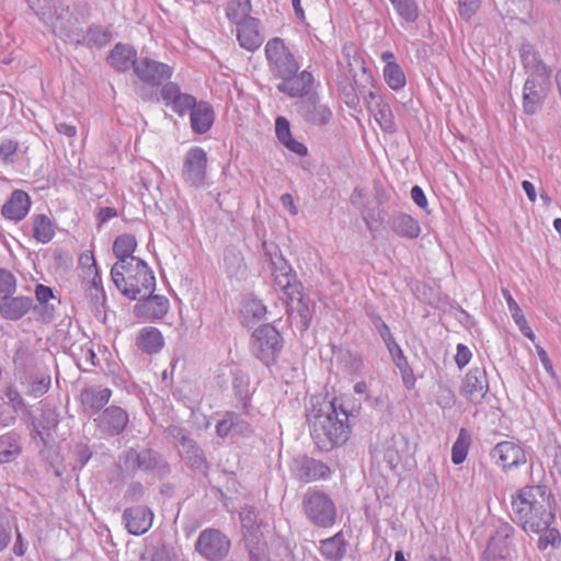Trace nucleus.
I'll list each match as a JSON object with an SVG mask.
<instances>
[{
    "label": "nucleus",
    "instance_id": "30",
    "mask_svg": "<svg viewBox=\"0 0 561 561\" xmlns=\"http://www.w3.org/2000/svg\"><path fill=\"white\" fill-rule=\"evenodd\" d=\"M188 113L191 127L194 133L205 134L211 128L215 121V112L208 102L196 101L195 105L190 108Z\"/></svg>",
    "mask_w": 561,
    "mask_h": 561
},
{
    "label": "nucleus",
    "instance_id": "50",
    "mask_svg": "<svg viewBox=\"0 0 561 561\" xmlns=\"http://www.w3.org/2000/svg\"><path fill=\"white\" fill-rule=\"evenodd\" d=\"M471 437L467 430L461 428L451 448V461L461 465L468 455Z\"/></svg>",
    "mask_w": 561,
    "mask_h": 561
},
{
    "label": "nucleus",
    "instance_id": "36",
    "mask_svg": "<svg viewBox=\"0 0 561 561\" xmlns=\"http://www.w3.org/2000/svg\"><path fill=\"white\" fill-rule=\"evenodd\" d=\"M137 247L136 238L133 234L124 233L118 236L113 243V252L118 261L115 264L130 265L140 261L133 255Z\"/></svg>",
    "mask_w": 561,
    "mask_h": 561
},
{
    "label": "nucleus",
    "instance_id": "26",
    "mask_svg": "<svg viewBox=\"0 0 561 561\" xmlns=\"http://www.w3.org/2000/svg\"><path fill=\"white\" fill-rule=\"evenodd\" d=\"M33 310V298L28 296H7L0 300V316L9 321H19Z\"/></svg>",
    "mask_w": 561,
    "mask_h": 561
},
{
    "label": "nucleus",
    "instance_id": "54",
    "mask_svg": "<svg viewBox=\"0 0 561 561\" xmlns=\"http://www.w3.org/2000/svg\"><path fill=\"white\" fill-rule=\"evenodd\" d=\"M16 277L8 270L0 267V300L16 291Z\"/></svg>",
    "mask_w": 561,
    "mask_h": 561
},
{
    "label": "nucleus",
    "instance_id": "20",
    "mask_svg": "<svg viewBox=\"0 0 561 561\" xmlns=\"http://www.w3.org/2000/svg\"><path fill=\"white\" fill-rule=\"evenodd\" d=\"M160 95L167 107H170L180 116L188 113L190 108L195 105V96L184 93L178 83L169 81L162 85Z\"/></svg>",
    "mask_w": 561,
    "mask_h": 561
},
{
    "label": "nucleus",
    "instance_id": "57",
    "mask_svg": "<svg viewBox=\"0 0 561 561\" xmlns=\"http://www.w3.org/2000/svg\"><path fill=\"white\" fill-rule=\"evenodd\" d=\"M397 368L400 370L403 385L407 389H412L415 386V377L413 369L408 363L405 356L399 357L393 362Z\"/></svg>",
    "mask_w": 561,
    "mask_h": 561
},
{
    "label": "nucleus",
    "instance_id": "62",
    "mask_svg": "<svg viewBox=\"0 0 561 561\" xmlns=\"http://www.w3.org/2000/svg\"><path fill=\"white\" fill-rule=\"evenodd\" d=\"M369 318L375 327V329L378 331L380 337L383 340H389L391 332L387 323L382 320V318L377 313H369Z\"/></svg>",
    "mask_w": 561,
    "mask_h": 561
},
{
    "label": "nucleus",
    "instance_id": "28",
    "mask_svg": "<svg viewBox=\"0 0 561 561\" xmlns=\"http://www.w3.org/2000/svg\"><path fill=\"white\" fill-rule=\"evenodd\" d=\"M54 15L55 16L50 18L49 21H46L53 28L54 33L66 42H73L72 26L75 19L69 7H66L60 2L54 4Z\"/></svg>",
    "mask_w": 561,
    "mask_h": 561
},
{
    "label": "nucleus",
    "instance_id": "39",
    "mask_svg": "<svg viewBox=\"0 0 561 561\" xmlns=\"http://www.w3.org/2000/svg\"><path fill=\"white\" fill-rule=\"evenodd\" d=\"M22 451L21 437L15 432L0 436V463L14 461Z\"/></svg>",
    "mask_w": 561,
    "mask_h": 561
},
{
    "label": "nucleus",
    "instance_id": "23",
    "mask_svg": "<svg viewBox=\"0 0 561 561\" xmlns=\"http://www.w3.org/2000/svg\"><path fill=\"white\" fill-rule=\"evenodd\" d=\"M14 376L19 381L27 380L31 375L41 370L39 360L36 352L30 347L21 345L13 355Z\"/></svg>",
    "mask_w": 561,
    "mask_h": 561
},
{
    "label": "nucleus",
    "instance_id": "31",
    "mask_svg": "<svg viewBox=\"0 0 561 561\" xmlns=\"http://www.w3.org/2000/svg\"><path fill=\"white\" fill-rule=\"evenodd\" d=\"M259 24V19L253 18L237 27V39L242 48L253 51L261 46L263 37Z\"/></svg>",
    "mask_w": 561,
    "mask_h": 561
},
{
    "label": "nucleus",
    "instance_id": "1",
    "mask_svg": "<svg viewBox=\"0 0 561 561\" xmlns=\"http://www.w3.org/2000/svg\"><path fill=\"white\" fill-rule=\"evenodd\" d=\"M512 511L524 531H539L556 520L554 496L546 484L525 485L512 496Z\"/></svg>",
    "mask_w": 561,
    "mask_h": 561
},
{
    "label": "nucleus",
    "instance_id": "18",
    "mask_svg": "<svg viewBox=\"0 0 561 561\" xmlns=\"http://www.w3.org/2000/svg\"><path fill=\"white\" fill-rule=\"evenodd\" d=\"M404 446L403 437L392 435L371 448V457L377 463L385 462L389 469L393 470L401 462V451Z\"/></svg>",
    "mask_w": 561,
    "mask_h": 561
},
{
    "label": "nucleus",
    "instance_id": "41",
    "mask_svg": "<svg viewBox=\"0 0 561 561\" xmlns=\"http://www.w3.org/2000/svg\"><path fill=\"white\" fill-rule=\"evenodd\" d=\"M20 383L25 388V393L27 396L39 398L49 390L51 378L49 374L39 370L38 373L31 375V378H27V380H21Z\"/></svg>",
    "mask_w": 561,
    "mask_h": 561
},
{
    "label": "nucleus",
    "instance_id": "49",
    "mask_svg": "<svg viewBox=\"0 0 561 561\" xmlns=\"http://www.w3.org/2000/svg\"><path fill=\"white\" fill-rule=\"evenodd\" d=\"M383 78L386 83L392 90H399L405 85V75L402 68L396 61H388L383 68Z\"/></svg>",
    "mask_w": 561,
    "mask_h": 561
},
{
    "label": "nucleus",
    "instance_id": "22",
    "mask_svg": "<svg viewBox=\"0 0 561 561\" xmlns=\"http://www.w3.org/2000/svg\"><path fill=\"white\" fill-rule=\"evenodd\" d=\"M123 520L129 534L140 536L152 526L153 513L147 506L128 507L123 513Z\"/></svg>",
    "mask_w": 561,
    "mask_h": 561
},
{
    "label": "nucleus",
    "instance_id": "38",
    "mask_svg": "<svg viewBox=\"0 0 561 561\" xmlns=\"http://www.w3.org/2000/svg\"><path fill=\"white\" fill-rule=\"evenodd\" d=\"M346 540L343 531L320 541L321 554L330 561H341L346 554Z\"/></svg>",
    "mask_w": 561,
    "mask_h": 561
},
{
    "label": "nucleus",
    "instance_id": "61",
    "mask_svg": "<svg viewBox=\"0 0 561 561\" xmlns=\"http://www.w3.org/2000/svg\"><path fill=\"white\" fill-rule=\"evenodd\" d=\"M520 59L523 66L530 71L535 65L540 61V56L530 45H524L522 47Z\"/></svg>",
    "mask_w": 561,
    "mask_h": 561
},
{
    "label": "nucleus",
    "instance_id": "47",
    "mask_svg": "<svg viewBox=\"0 0 561 561\" xmlns=\"http://www.w3.org/2000/svg\"><path fill=\"white\" fill-rule=\"evenodd\" d=\"M503 296L507 302L508 310L512 313V317L515 323L518 325L522 333L530 340L535 339V334L531 329L528 327L527 321L524 317L522 309L518 304L514 300L511 293L507 289H502Z\"/></svg>",
    "mask_w": 561,
    "mask_h": 561
},
{
    "label": "nucleus",
    "instance_id": "27",
    "mask_svg": "<svg viewBox=\"0 0 561 561\" xmlns=\"http://www.w3.org/2000/svg\"><path fill=\"white\" fill-rule=\"evenodd\" d=\"M112 390L100 386L88 387L81 390L80 401L84 412L95 414L110 401Z\"/></svg>",
    "mask_w": 561,
    "mask_h": 561
},
{
    "label": "nucleus",
    "instance_id": "32",
    "mask_svg": "<svg viewBox=\"0 0 561 561\" xmlns=\"http://www.w3.org/2000/svg\"><path fill=\"white\" fill-rule=\"evenodd\" d=\"M135 343L141 352L151 355L157 354L162 350L164 340L159 329L154 327H145L139 330Z\"/></svg>",
    "mask_w": 561,
    "mask_h": 561
},
{
    "label": "nucleus",
    "instance_id": "15",
    "mask_svg": "<svg viewBox=\"0 0 561 561\" xmlns=\"http://www.w3.org/2000/svg\"><path fill=\"white\" fill-rule=\"evenodd\" d=\"M291 474L300 481L310 482L319 479H327L331 470L322 462L308 456H298L289 465Z\"/></svg>",
    "mask_w": 561,
    "mask_h": 561
},
{
    "label": "nucleus",
    "instance_id": "14",
    "mask_svg": "<svg viewBox=\"0 0 561 561\" xmlns=\"http://www.w3.org/2000/svg\"><path fill=\"white\" fill-rule=\"evenodd\" d=\"M490 457L504 471L518 468L526 462V454L522 446L515 442L503 440L497 443L490 451Z\"/></svg>",
    "mask_w": 561,
    "mask_h": 561
},
{
    "label": "nucleus",
    "instance_id": "52",
    "mask_svg": "<svg viewBox=\"0 0 561 561\" xmlns=\"http://www.w3.org/2000/svg\"><path fill=\"white\" fill-rule=\"evenodd\" d=\"M265 55L276 78L280 77V38L270 39L265 46Z\"/></svg>",
    "mask_w": 561,
    "mask_h": 561
},
{
    "label": "nucleus",
    "instance_id": "25",
    "mask_svg": "<svg viewBox=\"0 0 561 561\" xmlns=\"http://www.w3.org/2000/svg\"><path fill=\"white\" fill-rule=\"evenodd\" d=\"M138 300L134 307V313L138 318L162 319L169 310V300L164 296L150 294Z\"/></svg>",
    "mask_w": 561,
    "mask_h": 561
},
{
    "label": "nucleus",
    "instance_id": "60",
    "mask_svg": "<svg viewBox=\"0 0 561 561\" xmlns=\"http://www.w3.org/2000/svg\"><path fill=\"white\" fill-rule=\"evenodd\" d=\"M283 70L285 77L300 70V62L298 58L283 45Z\"/></svg>",
    "mask_w": 561,
    "mask_h": 561
},
{
    "label": "nucleus",
    "instance_id": "37",
    "mask_svg": "<svg viewBox=\"0 0 561 561\" xmlns=\"http://www.w3.org/2000/svg\"><path fill=\"white\" fill-rule=\"evenodd\" d=\"M266 314V307L252 295H245L241 301L240 317L244 325L251 327Z\"/></svg>",
    "mask_w": 561,
    "mask_h": 561
},
{
    "label": "nucleus",
    "instance_id": "35",
    "mask_svg": "<svg viewBox=\"0 0 561 561\" xmlns=\"http://www.w3.org/2000/svg\"><path fill=\"white\" fill-rule=\"evenodd\" d=\"M138 59L136 50L123 44H116L107 57L108 64L119 72L134 69V61Z\"/></svg>",
    "mask_w": 561,
    "mask_h": 561
},
{
    "label": "nucleus",
    "instance_id": "24",
    "mask_svg": "<svg viewBox=\"0 0 561 561\" xmlns=\"http://www.w3.org/2000/svg\"><path fill=\"white\" fill-rule=\"evenodd\" d=\"M546 90L534 77L528 76L523 87V111L526 115L536 114L543 105Z\"/></svg>",
    "mask_w": 561,
    "mask_h": 561
},
{
    "label": "nucleus",
    "instance_id": "9",
    "mask_svg": "<svg viewBox=\"0 0 561 561\" xmlns=\"http://www.w3.org/2000/svg\"><path fill=\"white\" fill-rule=\"evenodd\" d=\"M252 350L267 367L275 365L279 354V332L273 324H263L253 332Z\"/></svg>",
    "mask_w": 561,
    "mask_h": 561
},
{
    "label": "nucleus",
    "instance_id": "2",
    "mask_svg": "<svg viewBox=\"0 0 561 561\" xmlns=\"http://www.w3.org/2000/svg\"><path fill=\"white\" fill-rule=\"evenodd\" d=\"M310 424V434L321 450H331L344 444L348 438V414L335 401H323L319 408L312 407L307 414Z\"/></svg>",
    "mask_w": 561,
    "mask_h": 561
},
{
    "label": "nucleus",
    "instance_id": "59",
    "mask_svg": "<svg viewBox=\"0 0 561 561\" xmlns=\"http://www.w3.org/2000/svg\"><path fill=\"white\" fill-rule=\"evenodd\" d=\"M237 414L230 412L225 415V417L219 421L216 425L217 435L220 437H226L228 434L233 433V428L238 425L236 423Z\"/></svg>",
    "mask_w": 561,
    "mask_h": 561
},
{
    "label": "nucleus",
    "instance_id": "58",
    "mask_svg": "<svg viewBox=\"0 0 561 561\" xmlns=\"http://www.w3.org/2000/svg\"><path fill=\"white\" fill-rule=\"evenodd\" d=\"M436 403L442 409H450L456 403V394L447 385H439L436 393Z\"/></svg>",
    "mask_w": 561,
    "mask_h": 561
},
{
    "label": "nucleus",
    "instance_id": "21",
    "mask_svg": "<svg viewBox=\"0 0 561 561\" xmlns=\"http://www.w3.org/2000/svg\"><path fill=\"white\" fill-rule=\"evenodd\" d=\"M170 433L180 438L179 453L182 459L192 468L203 469L206 468V457L204 451L197 443L185 435L184 431L180 427L170 428Z\"/></svg>",
    "mask_w": 561,
    "mask_h": 561
},
{
    "label": "nucleus",
    "instance_id": "48",
    "mask_svg": "<svg viewBox=\"0 0 561 561\" xmlns=\"http://www.w3.org/2000/svg\"><path fill=\"white\" fill-rule=\"evenodd\" d=\"M531 533L539 535L537 548L540 551H546L548 548L556 549L561 545V534L557 527H552V524L542 527L539 531Z\"/></svg>",
    "mask_w": 561,
    "mask_h": 561
},
{
    "label": "nucleus",
    "instance_id": "63",
    "mask_svg": "<svg viewBox=\"0 0 561 561\" xmlns=\"http://www.w3.org/2000/svg\"><path fill=\"white\" fill-rule=\"evenodd\" d=\"M479 2L480 0H459L460 15L463 19L469 20L479 8Z\"/></svg>",
    "mask_w": 561,
    "mask_h": 561
},
{
    "label": "nucleus",
    "instance_id": "45",
    "mask_svg": "<svg viewBox=\"0 0 561 561\" xmlns=\"http://www.w3.org/2000/svg\"><path fill=\"white\" fill-rule=\"evenodd\" d=\"M336 88L340 98L350 108H356L359 105L358 90L345 73L342 72L336 77Z\"/></svg>",
    "mask_w": 561,
    "mask_h": 561
},
{
    "label": "nucleus",
    "instance_id": "29",
    "mask_svg": "<svg viewBox=\"0 0 561 561\" xmlns=\"http://www.w3.org/2000/svg\"><path fill=\"white\" fill-rule=\"evenodd\" d=\"M31 207V199L26 192L15 190L9 199L3 204L1 214L4 218L20 221L27 215Z\"/></svg>",
    "mask_w": 561,
    "mask_h": 561
},
{
    "label": "nucleus",
    "instance_id": "5",
    "mask_svg": "<svg viewBox=\"0 0 561 561\" xmlns=\"http://www.w3.org/2000/svg\"><path fill=\"white\" fill-rule=\"evenodd\" d=\"M523 536L507 522H500L482 552L480 561H504L517 559V545Z\"/></svg>",
    "mask_w": 561,
    "mask_h": 561
},
{
    "label": "nucleus",
    "instance_id": "10",
    "mask_svg": "<svg viewBox=\"0 0 561 561\" xmlns=\"http://www.w3.org/2000/svg\"><path fill=\"white\" fill-rule=\"evenodd\" d=\"M195 550L208 561H221L230 550V540L218 529L207 528L198 535Z\"/></svg>",
    "mask_w": 561,
    "mask_h": 561
},
{
    "label": "nucleus",
    "instance_id": "6",
    "mask_svg": "<svg viewBox=\"0 0 561 561\" xmlns=\"http://www.w3.org/2000/svg\"><path fill=\"white\" fill-rule=\"evenodd\" d=\"M302 507L308 519L322 528L335 524L337 510L333 500L323 491L309 489L302 499Z\"/></svg>",
    "mask_w": 561,
    "mask_h": 561
},
{
    "label": "nucleus",
    "instance_id": "46",
    "mask_svg": "<svg viewBox=\"0 0 561 561\" xmlns=\"http://www.w3.org/2000/svg\"><path fill=\"white\" fill-rule=\"evenodd\" d=\"M369 111L374 114L376 121L378 122L380 128L383 131L389 134H393L397 131L394 116L389 104H387L383 101H378V104L375 105Z\"/></svg>",
    "mask_w": 561,
    "mask_h": 561
},
{
    "label": "nucleus",
    "instance_id": "16",
    "mask_svg": "<svg viewBox=\"0 0 561 561\" xmlns=\"http://www.w3.org/2000/svg\"><path fill=\"white\" fill-rule=\"evenodd\" d=\"M489 391V381L484 367H472L466 374L460 393L471 403L479 404Z\"/></svg>",
    "mask_w": 561,
    "mask_h": 561
},
{
    "label": "nucleus",
    "instance_id": "51",
    "mask_svg": "<svg viewBox=\"0 0 561 561\" xmlns=\"http://www.w3.org/2000/svg\"><path fill=\"white\" fill-rule=\"evenodd\" d=\"M283 147L299 157L308 154L307 146L293 136L289 121L285 117H283Z\"/></svg>",
    "mask_w": 561,
    "mask_h": 561
},
{
    "label": "nucleus",
    "instance_id": "8",
    "mask_svg": "<svg viewBox=\"0 0 561 561\" xmlns=\"http://www.w3.org/2000/svg\"><path fill=\"white\" fill-rule=\"evenodd\" d=\"M125 466L128 470L142 471L148 474L164 477L170 468L162 456L152 449L136 450L130 448L126 451Z\"/></svg>",
    "mask_w": 561,
    "mask_h": 561
},
{
    "label": "nucleus",
    "instance_id": "44",
    "mask_svg": "<svg viewBox=\"0 0 561 561\" xmlns=\"http://www.w3.org/2000/svg\"><path fill=\"white\" fill-rule=\"evenodd\" d=\"M33 237L39 243H48L55 236V229L47 215L38 214L32 217Z\"/></svg>",
    "mask_w": 561,
    "mask_h": 561
},
{
    "label": "nucleus",
    "instance_id": "11",
    "mask_svg": "<svg viewBox=\"0 0 561 561\" xmlns=\"http://www.w3.org/2000/svg\"><path fill=\"white\" fill-rule=\"evenodd\" d=\"M207 153L201 147H192L183 159L182 179L191 187L199 188L205 184L207 173Z\"/></svg>",
    "mask_w": 561,
    "mask_h": 561
},
{
    "label": "nucleus",
    "instance_id": "34",
    "mask_svg": "<svg viewBox=\"0 0 561 561\" xmlns=\"http://www.w3.org/2000/svg\"><path fill=\"white\" fill-rule=\"evenodd\" d=\"M389 226L398 236L416 239L421 233L419 221L404 213H396L389 218Z\"/></svg>",
    "mask_w": 561,
    "mask_h": 561
},
{
    "label": "nucleus",
    "instance_id": "53",
    "mask_svg": "<svg viewBox=\"0 0 561 561\" xmlns=\"http://www.w3.org/2000/svg\"><path fill=\"white\" fill-rule=\"evenodd\" d=\"M398 14L407 22H415L419 18V8L415 0H390Z\"/></svg>",
    "mask_w": 561,
    "mask_h": 561
},
{
    "label": "nucleus",
    "instance_id": "17",
    "mask_svg": "<svg viewBox=\"0 0 561 561\" xmlns=\"http://www.w3.org/2000/svg\"><path fill=\"white\" fill-rule=\"evenodd\" d=\"M98 430L107 436H117L129 423L128 413L121 407L110 405L94 419Z\"/></svg>",
    "mask_w": 561,
    "mask_h": 561
},
{
    "label": "nucleus",
    "instance_id": "13",
    "mask_svg": "<svg viewBox=\"0 0 561 561\" xmlns=\"http://www.w3.org/2000/svg\"><path fill=\"white\" fill-rule=\"evenodd\" d=\"M295 108L304 121L312 125H325L332 116L331 110L320 102L317 91L296 101Z\"/></svg>",
    "mask_w": 561,
    "mask_h": 561
},
{
    "label": "nucleus",
    "instance_id": "3",
    "mask_svg": "<svg viewBox=\"0 0 561 561\" xmlns=\"http://www.w3.org/2000/svg\"><path fill=\"white\" fill-rule=\"evenodd\" d=\"M111 277L117 289L133 300L152 294L156 288V277L142 260L130 263V265L114 264Z\"/></svg>",
    "mask_w": 561,
    "mask_h": 561
},
{
    "label": "nucleus",
    "instance_id": "42",
    "mask_svg": "<svg viewBox=\"0 0 561 561\" xmlns=\"http://www.w3.org/2000/svg\"><path fill=\"white\" fill-rule=\"evenodd\" d=\"M362 70H363V82L358 83L355 78H354V82L357 87L358 93L362 94L368 110H370L375 105L378 104V101H383V100L378 95V90L373 83L374 79H373L371 73L364 66H363Z\"/></svg>",
    "mask_w": 561,
    "mask_h": 561
},
{
    "label": "nucleus",
    "instance_id": "33",
    "mask_svg": "<svg viewBox=\"0 0 561 561\" xmlns=\"http://www.w3.org/2000/svg\"><path fill=\"white\" fill-rule=\"evenodd\" d=\"M35 297L38 305L33 304V311L38 316V320L48 323L55 318V307L49 304V300L55 298L54 291L50 287L38 284L35 287Z\"/></svg>",
    "mask_w": 561,
    "mask_h": 561
},
{
    "label": "nucleus",
    "instance_id": "19",
    "mask_svg": "<svg viewBox=\"0 0 561 561\" xmlns=\"http://www.w3.org/2000/svg\"><path fill=\"white\" fill-rule=\"evenodd\" d=\"M316 79L309 70H299L285 77L283 70V93L290 98L301 99L314 90Z\"/></svg>",
    "mask_w": 561,
    "mask_h": 561
},
{
    "label": "nucleus",
    "instance_id": "55",
    "mask_svg": "<svg viewBox=\"0 0 561 561\" xmlns=\"http://www.w3.org/2000/svg\"><path fill=\"white\" fill-rule=\"evenodd\" d=\"M19 141L14 139H2L0 141V161L4 164H12L19 150Z\"/></svg>",
    "mask_w": 561,
    "mask_h": 561
},
{
    "label": "nucleus",
    "instance_id": "12",
    "mask_svg": "<svg viewBox=\"0 0 561 561\" xmlns=\"http://www.w3.org/2000/svg\"><path fill=\"white\" fill-rule=\"evenodd\" d=\"M134 72L144 83L159 87L172 77L173 68L149 57H139L134 61Z\"/></svg>",
    "mask_w": 561,
    "mask_h": 561
},
{
    "label": "nucleus",
    "instance_id": "56",
    "mask_svg": "<svg viewBox=\"0 0 561 561\" xmlns=\"http://www.w3.org/2000/svg\"><path fill=\"white\" fill-rule=\"evenodd\" d=\"M85 276H92L89 289L96 291V300H105V294L102 287V278L99 274L96 263H91L85 270Z\"/></svg>",
    "mask_w": 561,
    "mask_h": 561
},
{
    "label": "nucleus",
    "instance_id": "64",
    "mask_svg": "<svg viewBox=\"0 0 561 561\" xmlns=\"http://www.w3.org/2000/svg\"><path fill=\"white\" fill-rule=\"evenodd\" d=\"M529 76H534L537 80L541 78L543 83H549L551 69L540 59L530 70Z\"/></svg>",
    "mask_w": 561,
    "mask_h": 561
},
{
    "label": "nucleus",
    "instance_id": "4",
    "mask_svg": "<svg viewBox=\"0 0 561 561\" xmlns=\"http://www.w3.org/2000/svg\"><path fill=\"white\" fill-rule=\"evenodd\" d=\"M283 294L286 295V313L287 321L290 327H296L299 331L304 332L308 329L311 313L302 293V285L297 279L291 266L283 257Z\"/></svg>",
    "mask_w": 561,
    "mask_h": 561
},
{
    "label": "nucleus",
    "instance_id": "40",
    "mask_svg": "<svg viewBox=\"0 0 561 561\" xmlns=\"http://www.w3.org/2000/svg\"><path fill=\"white\" fill-rule=\"evenodd\" d=\"M111 41L112 33L108 28L101 25H91L81 39L73 37L72 43L101 48L107 45Z\"/></svg>",
    "mask_w": 561,
    "mask_h": 561
},
{
    "label": "nucleus",
    "instance_id": "43",
    "mask_svg": "<svg viewBox=\"0 0 561 561\" xmlns=\"http://www.w3.org/2000/svg\"><path fill=\"white\" fill-rule=\"evenodd\" d=\"M252 5L250 0H231L227 5V18L236 26H240L243 22L253 19L250 15Z\"/></svg>",
    "mask_w": 561,
    "mask_h": 561
},
{
    "label": "nucleus",
    "instance_id": "7",
    "mask_svg": "<svg viewBox=\"0 0 561 561\" xmlns=\"http://www.w3.org/2000/svg\"><path fill=\"white\" fill-rule=\"evenodd\" d=\"M240 522L243 539L251 561H268L266 557V542L260 526L256 525V515L251 507H244L240 512Z\"/></svg>",
    "mask_w": 561,
    "mask_h": 561
}]
</instances>
